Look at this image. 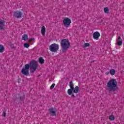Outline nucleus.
I'll list each match as a JSON object with an SVG mask.
<instances>
[{"label": "nucleus", "mask_w": 124, "mask_h": 124, "mask_svg": "<svg viewBox=\"0 0 124 124\" xmlns=\"http://www.w3.org/2000/svg\"><path fill=\"white\" fill-rule=\"evenodd\" d=\"M30 67L31 70V72L33 73L37 68L38 67V65L37 64V62L36 61H32L30 62V64H26L25 65L24 67L22 68L21 70V73L23 75H25V76H28L30 74Z\"/></svg>", "instance_id": "1"}, {"label": "nucleus", "mask_w": 124, "mask_h": 124, "mask_svg": "<svg viewBox=\"0 0 124 124\" xmlns=\"http://www.w3.org/2000/svg\"><path fill=\"white\" fill-rule=\"evenodd\" d=\"M107 87L109 91H117L119 88L118 87V82L115 78H111L108 81L107 84Z\"/></svg>", "instance_id": "2"}, {"label": "nucleus", "mask_w": 124, "mask_h": 124, "mask_svg": "<svg viewBox=\"0 0 124 124\" xmlns=\"http://www.w3.org/2000/svg\"><path fill=\"white\" fill-rule=\"evenodd\" d=\"M61 46L62 52L64 53L70 47V42L68 39H64L61 41Z\"/></svg>", "instance_id": "3"}, {"label": "nucleus", "mask_w": 124, "mask_h": 124, "mask_svg": "<svg viewBox=\"0 0 124 124\" xmlns=\"http://www.w3.org/2000/svg\"><path fill=\"white\" fill-rule=\"evenodd\" d=\"M63 25L65 28H69L71 25V19L68 17H65L63 19Z\"/></svg>", "instance_id": "4"}, {"label": "nucleus", "mask_w": 124, "mask_h": 124, "mask_svg": "<svg viewBox=\"0 0 124 124\" xmlns=\"http://www.w3.org/2000/svg\"><path fill=\"white\" fill-rule=\"evenodd\" d=\"M59 48H60V46H59L57 44H53L49 46V50L51 52H54V53L57 52L58 50H59Z\"/></svg>", "instance_id": "5"}, {"label": "nucleus", "mask_w": 124, "mask_h": 124, "mask_svg": "<svg viewBox=\"0 0 124 124\" xmlns=\"http://www.w3.org/2000/svg\"><path fill=\"white\" fill-rule=\"evenodd\" d=\"M23 12L20 11H16L14 13L13 16L15 18H16L17 19H21L22 17H23Z\"/></svg>", "instance_id": "6"}, {"label": "nucleus", "mask_w": 124, "mask_h": 124, "mask_svg": "<svg viewBox=\"0 0 124 124\" xmlns=\"http://www.w3.org/2000/svg\"><path fill=\"white\" fill-rule=\"evenodd\" d=\"M69 86L70 89L68 90L67 93L69 95H71V94H72V92H73V90H74V84L72 81L70 82Z\"/></svg>", "instance_id": "7"}, {"label": "nucleus", "mask_w": 124, "mask_h": 124, "mask_svg": "<svg viewBox=\"0 0 124 124\" xmlns=\"http://www.w3.org/2000/svg\"><path fill=\"white\" fill-rule=\"evenodd\" d=\"M93 38L95 40H98V38L100 37V33L98 31L94 32L93 35Z\"/></svg>", "instance_id": "8"}, {"label": "nucleus", "mask_w": 124, "mask_h": 124, "mask_svg": "<svg viewBox=\"0 0 124 124\" xmlns=\"http://www.w3.org/2000/svg\"><path fill=\"white\" fill-rule=\"evenodd\" d=\"M49 114L51 116H56L57 114V109L55 108H51L49 109Z\"/></svg>", "instance_id": "9"}, {"label": "nucleus", "mask_w": 124, "mask_h": 124, "mask_svg": "<svg viewBox=\"0 0 124 124\" xmlns=\"http://www.w3.org/2000/svg\"><path fill=\"white\" fill-rule=\"evenodd\" d=\"M5 21L3 19H0V30H4Z\"/></svg>", "instance_id": "10"}, {"label": "nucleus", "mask_w": 124, "mask_h": 124, "mask_svg": "<svg viewBox=\"0 0 124 124\" xmlns=\"http://www.w3.org/2000/svg\"><path fill=\"white\" fill-rule=\"evenodd\" d=\"M116 43L118 46H121L123 44V40L121 37H118L116 40Z\"/></svg>", "instance_id": "11"}, {"label": "nucleus", "mask_w": 124, "mask_h": 124, "mask_svg": "<svg viewBox=\"0 0 124 124\" xmlns=\"http://www.w3.org/2000/svg\"><path fill=\"white\" fill-rule=\"evenodd\" d=\"M41 32L43 36H45V33H46V28H45V26H43L41 28Z\"/></svg>", "instance_id": "12"}, {"label": "nucleus", "mask_w": 124, "mask_h": 124, "mask_svg": "<svg viewBox=\"0 0 124 124\" xmlns=\"http://www.w3.org/2000/svg\"><path fill=\"white\" fill-rule=\"evenodd\" d=\"M22 40H24V41H27L28 39H29V36H28L27 34H23L22 36Z\"/></svg>", "instance_id": "13"}, {"label": "nucleus", "mask_w": 124, "mask_h": 124, "mask_svg": "<svg viewBox=\"0 0 124 124\" xmlns=\"http://www.w3.org/2000/svg\"><path fill=\"white\" fill-rule=\"evenodd\" d=\"M109 74L113 76V75H115L116 74V70L114 69H111L109 70Z\"/></svg>", "instance_id": "14"}, {"label": "nucleus", "mask_w": 124, "mask_h": 124, "mask_svg": "<svg viewBox=\"0 0 124 124\" xmlns=\"http://www.w3.org/2000/svg\"><path fill=\"white\" fill-rule=\"evenodd\" d=\"M74 93H78L79 92V87L76 86L75 89H73Z\"/></svg>", "instance_id": "15"}, {"label": "nucleus", "mask_w": 124, "mask_h": 124, "mask_svg": "<svg viewBox=\"0 0 124 124\" xmlns=\"http://www.w3.org/2000/svg\"><path fill=\"white\" fill-rule=\"evenodd\" d=\"M4 51V46H3L0 45V53H3Z\"/></svg>", "instance_id": "16"}, {"label": "nucleus", "mask_w": 124, "mask_h": 124, "mask_svg": "<svg viewBox=\"0 0 124 124\" xmlns=\"http://www.w3.org/2000/svg\"><path fill=\"white\" fill-rule=\"evenodd\" d=\"M108 119L109 120V121H114L115 120V116H114V115H110L108 117Z\"/></svg>", "instance_id": "17"}, {"label": "nucleus", "mask_w": 124, "mask_h": 124, "mask_svg": "<svg viewBox=\"0 0 124 124\" xmlns=\"http://www.w3.org/2000/svg\"><path fill=\"white\" fill-rule=\"evenodd\" d=\"M44 62H45L44 59H43L42 57H41L39 59V62L41 64H42L43 63H44Z\"/></svg>", "instance_id": "18"}, {"label": "nucleus", "mask_w": 124, "mask_h": 124, "mask_svg": "<svg viewBox=\"0 0 124 124\" xmlns=\"http://www.w3.org/2000/svg\"><path fill=\"white\" fill-rule=\"evenodd\" d=\"M104 11L105 13H106V14L109 13V9H108V8L107 7H106L104 9Z\"/></svg>", "instance_id": "19"}, {"label": "nucleus", "mask_w": 124, "mask_h": 124, "mask_svg": "<svg viewBox=\"0 0 124 124\" xmlns=\"http://www.w3.org/2000/svg\"><path fill=\"white\" fill-rule=\"evenodd\" d=\"M24 47L25 48H29L30 47V44H29V43L24 44Z\"/></svg>", "instance_id": "20"}, {"label": "nucleus", "mask_w": 124, "mask_h": 124, "mask_svg": "<svg viewBox=\"0 0 124 124\" xmlns=\"http://www.w3.org/2000/svg\"><path fill=\"white\" fill-rule=\"evenodd\" d=\"M90 44L89 43H85L83 46L84 48H87V47H89Z\"/></svg>", "instance_id": "21"}, {"label": "nucleus", "mask_w": 124, "mask_h": 124, "mask_svg": "<svg viewBox=\"0 0 124 124\" xmlns=\"http://www.w3.org/2000/svg\"><path fill=\"white\" fill-rule=\"evenodd\" d=\"M55 87V84H52V85L50 86V90H52V89H54V87Z\"/></svg>", "instance_id": "22"}, {"label": "nucleus", "mask_w": 124, "mask_h": 124, "mask_svg": "<svg viewBox=\"0 0 124 124\" xmlns=\"http://www.w3.org/2000/svg\"><path fill=\"white\" fill-rule=\"evenodd\" d=\"M32 40H34V38H31L29 39V42H31V41H32Z\"/></svg>", "instance_id": "23"}, {"label": "nucleus", "mask_w": 124, "mask_h": 124, "mask_svg": "<svg viewBox=\"0 0 124 124\" xmlns=\"http://www.w3.org/2000/svg\"><path fill=\"white\" fill-rule=\"evenodd\" d=\"M6 115V114L4 112H3L2 116H3V117H5Z\"/></svg>", "instance_id": "24"}, {"label": "nucleus", "mask_w": 124, "mask_h": 124, "mask_svg": "<svg viewBox=\"0 0 124 124\" xmlns=\"http://www.w3.org/2000/svg\"><path fill=\"white\" fill-rule=\"evenodd\" d=\"M109 74H110V73H109V72H106L105 73L106 75H109Z\"/></svg>", "instance_id": "25"}, {"label": "nucleus", "mask_w": 124, "mask_h": 124, "mask_svg": "<svg viewBox=\"0 0 124 124\" xmlns=\"http://www.w3.org/2000/svg\"><path fill=\"white\" fill-rule=\"evenodd\" d=\"M72 96L73 97H75V95H74V94H72Z\"/></svg>", "instance_id": "26"}]
</instances>
